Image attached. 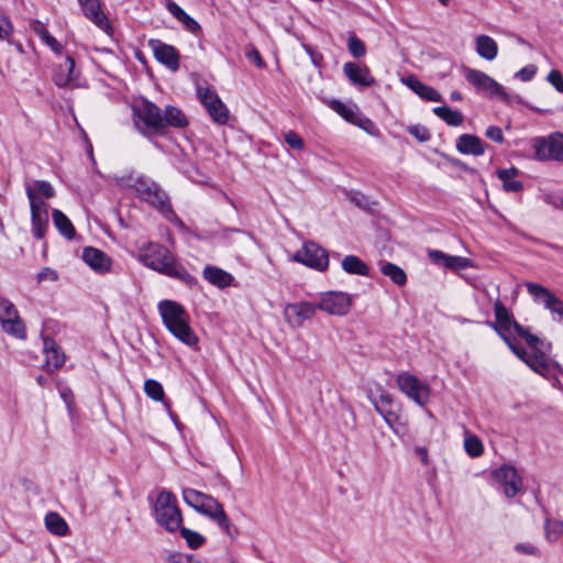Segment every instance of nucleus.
<instances>
[{"label":"nucleus","instance_id":"f257e3e1","mask_svg":"<svg viewBox=\"0 0 563 563\" xmlns=\"http://www.w3.org/2000/svg\"><path fill=\"white\" fill-rule=\"evenodd\" d=\"M139 260L151 269L178 279L190 287L197 284V279L163 245L148 243L141 249Z\"/></svg>","mask_w":563,"mask_h":563},{"label":"nucleus","instance_id":"f03ea898","mask_svg":"<svg viewBox=\"0 0 563 563\" xmlns=\"http://www.w3.org/2000/svg\"><path fill=\"white\" fill-rule=\"evenodd\" d=\"M158 311L167 330L183 343L194 346L198 338L189 325V314L185 308L174 300L158 302Z\"/></svg>","mask_w":563,"mask_h":563},{"label":"nucleus","instance_id":"7ed1b4c3","mask_svg":"<svg viewBox=\"0 0 563 563\" xmlns=\"http://www.w3.org/2000/svg\"><path fill=\"white\" fill-rule=\"evenodd\" d=\"M181 494L184 501L189 507L216 521L224 533L230 537L232 536L231 521L227 516L223 506L214 497L189 487L183 488Z\"/></svg>","mask_w":563,"mask_h":563},{"label":"nucleus","instance_id":"20e7f679","mask_svg":"<svg viewBox=\"0 0 563 563\" xmlns=\"http://www.w3.org/2000/svg\"><path fill=\"white\" fill-rule=\"evenodd\" d=\"M156 522L168 532H176L183 525V515L177 497L170 490L162 489L153 506Z\"/></svg>","mask_w":563,"mask_h":563},{"label":"nucleus","instance_id":"39448f33","mask_svg":"<svg viewBox=\"0 0 563 563\" xmlns=\"http://www.w3.org/2000/svg\"><path fill=\"white\" fill-rule=\"evenodd\" d=\"M126 186L133 188L143 200L157 208L167 218L169 214H174L166 194L148 177H129Z\"/></svg>","mask_w":563,"mask_h":563},{"label":"nucleus","instance_id":"423d86ee","mask_svg":"<svg viewBox=\"0 0 563 563\" xmlns=\"http://www.w3.org/2000/svg\"><path fill=\"white\" fill-rule=\"evenodd\" d=\"M494 311L496 318L495 330L503 339L517 334L522 338L530 347L533 350L538 349L540 339L531 334L526 328L515 321L508 309L499 300L495 302Z\"/></svg>","mask_w":563,"mask_h":563},{"label":"nucleus","instance_id":"0eeeda50","mask_svg":"<svg viewBox=\"0 0 563 563\" xmlns=\"http://www.w3.org/2000/svg\"><path fill=\"white\" fill-rule=\"evenodd\" d=\"M135 126L145 134L159 133L163 131V111L153 102L142 100L133 108Z\"/></svg>","mask_w":563,"mask_h":563},{"label":"nucleus","instance_id":"6e6552de","mask_svg":"<svg viewBox=\"0 0 563 563\" xmlns=\"http://www.w3.org/2000/svg\"><path fill=\"white\" fill-rule=\"evenodd\" d=\"M463 74L468 84H471L477 92L489 98H500L505 102H509L510 96L505 91L504 87L486 73L463 67Z\"/></svg>","mask_w":563,"mask_h":563},{"label":"nucleus","instance_id":"1a4fd4ad","mask_svg":"<svg viewBox=\"0 0 563 563\" xmlns=\"http://www.w3.org/2000/svg\"><path fill=\"white\" fill-rule=\"evenodd\" d=\"M292 261L303 264L317 271H325L329 266L328 252L319 244L305 242L300 250L292 255Z\"/></svg>","mask_w":563,"mask_h":563},{"label":"nucleus","instance_id":"9d476101","mask_svg":"<svg viewBox=\"0 0 563 563\" xmlns=\"http://www.w3.org/2000/svg\"><path fill=\"white\" fill-rule=\"evenodd\" d=\"M399 389L419 406H424L430 399V387L417 376L402 372L397 376Z\"/></svg>","mask_w":563,"mask_h":563},{"label":"nucleus","instance_id":"9b49d317","mask_svg":"<svg viewBox=\"0 0 563 563\" xmlns=\"http://www.w3.org/2000/svg\"><path fill=\"white\" fill-rule=\"evenodd\" d=\"M351 296L342 291H328L320 296L316 302L317 310H322L329 314L345 316L351 308Z\"/></svg>","mask_w":563,"mask_h":563},{"label":"nucleus","instance_id":"f8f14e48","mask_svg":"<svg viewBox=\"0 0 563 563\" xmlns=\"http://www.w3.org/2000/svg\"><path fill=\"white\" fill-rule=\"evenodd\" d=\"M197 95L214 122L219 124L228 122L229 110L213 90L208 87H198Z\"/></svg>","mask_w":563,"mask_h":563},{"label":"nucleus","instance_id":"ddd939ff","mask_svg":"<svg viewBox=\"0 0 563 563\" xmlns=\"http://www.w3.org/2000/svg\"><path fill=\"white\" fill-rule=\"evenodd\" d=\"M79 75L74 58L66 56L54 66L52 79L57 87L77 88L81 86Z\"/></svg>","mask_w":563,"mask_h":563},{"label":"nucleus","instance_id":"4468645a","mask_svg":"<svg viewBox=\"0 0 563 563\" xmlns=\"http://www.w3.org/2000/svg\"><path fill=\"white\" fill-rule=\"evenodd\" d=\"M525 286L534 300L541 301L545 309L558 316V321L563 322V300L540 284L526 283Z\"/></svg>","mask_w":563,"mask_h":563},{"label":"nucleus","instance_id":"2eb2a0df","mask_svg":"<svg viewBox=\"0 0 563 563\" xmlns=\"http://www.w3.org/2000/svg\"><path fill=\"white\" fill-rule=\"evenodd\" d=\"M317 312L316 302L299 301L287 303L284 307V319L291 328H300L305 321L310 320Z\"/></svg>","mask_w":563,"mask_h":563},{"label":"nucleus","instance_id":"dca6fc26","mask_svg":"<svg viewBox=\"0 0 563 563\" xmlns=\"http://www.w3.org/2000/svg\"><path fill=\"white\" fill-rule=\"evenodd\" d=\"M372 402L375 410L383 417L387 426L397 432L396 423L399 420V406L394 400L393 396L386 390H380L378 397L373 398Z\"/></svg>","mask_w":563,"mask_h":563},{"label":"nucleus","instance_id":"f3484780","mask_svg":"<svg viewBox=\"0 0 563 563\" xmlns=\"http://www.w3.org/2000/svg\"><path fill=\"white\" fill-rule=\"evenodd\" d=\"M493 477L501 485L506 497L511 498L522 487V478L517 470L510 465H503L492 473Z\"/></svg>","mask_w":563,"mask_h":563},{"label":"nucleus","instance_id":"a211bd4d","mask_svg":"<svg viewBox=\"0 0 563 563\" xmlns=\"http://www.w3.org/2000/svg\"><path fill=\"white\" fill-rule=\"evenodd\" d=\"M536 154L540 159L563 161V134L554 133L536 144Z\"/></svg>","mask_w":563,"mask_h":563},{"label":"nucleus","instance_id":"6ab92c4d","mask_svg":"<svg viewBox=\"0 0 563 563\" xmlns=\"http://www.w3.org/2000/svg\"><path fill=\"white\" fill-rule=\"evenodd\" d=\"M3 305L4 313L3 318L1 319L2 330L16 339H25V324L23 320L20 318L14 305L11 301L3 302Z\"/></svg>","mask_w":563,"mask_h":563},{"label":"nucleus","instance_id":"aec40b11","mask_svg":"<svg viewBox=\"0 0 563 563\" xmlns=\"http://www.w3.org/2000/svg\"><path fill=\"white\" fill-rule=\"evenodd\" d=\"M148 46L152 48L155 58L172 71L179 69V54L177 49L159 40H150Z\"/></svg>","mask_w":563,"mask_h":563},{"label":"nucleus","instance_id":"412c9836","mask_svg":"<svg viewBox=\"0 0 563 563\" xmlns=\"http://www.w3.org/2000/svg\"><path fill=\"white\" fill-rule=\"evenodd\" d=\"M82 261L96 273L106 274L111 271L112 260L101 250L87 246L82 251Z\"/></svg>","mask_w":563,"mask_h":563},{"label":"nucleus","instance_id":"4be33fe9","mask_svg":"<svg viewBox=\"0 0 563 563\" xmlns=\"http://www.w3.org/2000/svg\"><path fill=\"white\" fill-rule=\"evenodd\" d=\"M82 12L96 26L102 31L110 29L107 15L101 10L99 0H78Z\"/></svg>","mask_w":563,"mask_h":563},{"label":"nucleus","instance_id":"5701e85b","mask_svg":"<svg viewBox=\"0 0 563 563\" xmlns=\"http://www.w3.org/2000/svg\"><path fill=\"white\" fill-rule=\"evenodd\" d=\"M343 73L353 85L369 87L375 82L374 77L366 66H360L353 62L343 65Z\"/></svg>","mask_w":563,"mask_h":563},{"label":"nucleus","instance_id":"b1692460","mask_svg":"<svg viewBox=\"0 0 563 563\" xmlns=\"http://www.w3.org/2000/svg\"><path fill=\"white\" fill-rule=\"evenodd\" d=\"M429 258L437 265L449 269H464L470 266V260L463 256L449 255L439 250H430Z\"/></svg>","mask_w":563,"mask_h":563},{"label":"nucleus","instance_id":"393cba45","mask_svg":"<svg viewBox=\"0 0 563 563\" xmlns=\"http://www.w3.org/2000/svg\"><path fill=\"white\" fill-rule=\"evenodd\" d=\"M43 352L45 354V366L48 371L57 369L64 365L65 355L59 351L53 339L44 338Z\"/></svg>","mask_w":563,"mask_h":563},{"label":"nucleus","instance_id":"a878e982","mask_svg":"<svg viewBox=\"0 0 563 563\" xmlns=\"http://www.w3.org/2000/svg\"><path fill=\"white\" fill-rule=\"evenodd\" d=\"M405 84L415 91L420 98L428 100L440 102L442 100L441 93L434 88L424 85L415 76H408L405 79Z\"/></svg>","mask_w":563,"mask_h":563},{"label":"nucleus","instance_id":"bb28decb","mask_svg":"<svg viewBox=\"0 0 563 563\" xmlns=\"http://www.w3.org/2000/svg\"><path fill=\"white\" fill-rule=\"evenodd\" d=\"M202 276L208 283L219 288H225L233 282V276L230 273L212 265H207L203 268Z\"/></svg>","mask_w":563,"mask_h":563},{"label":"nucleus","instance_id":"cd10ccee","mask_svg":"<svg viewBox=\"0 0 563 563\" xmlns=\"http://www.w3.org/2000/svg\"><path fill=\"white\" fill-rule=\"evenodd\" d=\"M456 148L460 153L466 155L479 156L484 154V144L482 140L472 134H463L457 139Z\"/></svg>","mask_w":563,"mask_h":563},{"label":"nucleus","instance_id":"c85d7f7f","mask_svg":"<svg viewBox=\"0 0 563 563\" xmlns=\"http://www.w3.org/2000/svg\"><path fill=\"white\" fill-rule=\"evenodd\" d=\"M167 11L190 33L198 34L201 31L200 24L190 15H188L176 2L168 0L166 3Z\"/></svg>","mask_w":563,"mask_h":563},{"label":"nucleus","instance_id":"c756f323","mask_svg":"<svg viewBox=\"0 0 563 563\" xmlns=\"http://www.w3.org/2000/svg\"><path fill=\"white\" fill-rule=\"evenodd\" d=\"M476 53L486 60H494L498 55L497 42L488 35H478L475 38Z\"/></svg>","mask_w":563,"mask_h":563},{"label":"nucleus","instance_id":"7c9ffc66","mask_svg":"<svg viewBox=\"0 0 563 563\" xmlns=\"http://www.w3.org/2000/svg\"><path fill=\"white\" fill-rule=\"evenodd\" d=\"M188 125V119L185 113L174 107L167 106L163 111V131L166 128H185Z\"/></svg>","mask_w":563,"mask_h":563},{"label":"nucleus","instance_id":"2f4dec72","mask_svg":"<svg viewBox=\"0 0 563 563\" xmlns=\"http://www.w3.org/2000/svg\"><path fill=\"white\" fill-rule=\"evenodd\" d=\"M341 266L345 273L352 275L368 276L369 273L367 264L355 255L344 256Z\"/></svg>","mask_w":563,"mask_h":563},{"label":"nucleus","instance_id":"473e14b6","mask_svg":"<svg viewBox=\"0 0 563 563\" xmlns=\"http://www.w3.org/2000/svg\"><path fill=\"white\" fill-rule=\"evenodd\" d=\"M518 173L516 167L497 170V176L503 181L506 191L518 192L522 189V183L517 179Z\"/></svg>","mask_w":563,"mask_h":563},{"label":"nucleus","instance_id":"72a5a7b5","mask_svg":"<svg viewBox=\"0 0 563 563\" xmlns=\"http://www.w3.org/2000/svg\"><path fill=\"white\" fill-rule=\"evenodd\" d=\"M53 223L58 232L68 240H71L76 230L71 223V221L67 218V216L58 209H53L52 212Z\"/></svg>","mask_w":563,"mask_h":563},{"label":"nucleus","instance_id":"f704fd0d","mask_svg":"<svg viewBox=\"0 0 563 563\" xmlns=\"http://www.w3.org/2000/svg\"><path fill=\"white\" fill-rule=\"evenodd\" d=\"M379 269L384 276L389 277L393 280V283H395L397 286L406 285L407 274L401 267L397 266L396 264L390 262H382Z\"/></svg>","mask_w":563,"mask_h":563},{"label":"nucleus","instance_id":"c9c22d12","mask_svg":"<svg viewBox=\"0 0 563 563\" xmlns=\"http://www.w3.org/2000/svg\"><path fill=\"white\" fill-rule=\"evenodd\" d=\"M45 526L47 530L56 536L64 537L68 533V525L57 512H48L45 516Z\"/></svg>","mask_w":563,"mask_h":563},{"label":"nucleus","instance_id":"e433bc0d","mask_svg":"<svg viewBox=\"0 0 563 563\" xmlns=\"http://www.w3.org/2000/svg\"><path fill=\"white\" fill-rule=\"evenodd\" d=\"M434 114L451 126H459L464 121V115L450 107L442 106L433 109Z\"/></svg>","mask_w":563,"mask_h":563},{"label":"nucleus","instance_id":"4c0bfd02","mask_svg":"<svg viewBox=\"0 0 563 563\" xmlns=\"http://www.w3.org/2000/svg\"><path fill=\"white\" fill-rule=\"evenodd\" d=\"M32 232L36 239H43L48 227V212H31Z\"/></svg>","mask_w":563,"mask_h":563},{"label":"nucleus","instance_id":"58836bf2","mask_svg":"<svg viewBox=\"0 0 563 563\" xmlns=\"http://www.w3.org/2000/svg\"><path fill=\"white\" fill-rule=\"evenodd\" d=\"M526 364L536 373L547 377L549 372V364L543 353H533L530 354L527 360Z\"/></svg>","mask_w":563,"mask_h":563},{"label":"nucleus","instance_id":"ea45409f","mask_svg":"<svg viewBox=\"0 0 563 563\" xmlns=\"http://www.w3.org/2000/svg\"><path fill=\"white\" fill-rule=\"evenodd\" d=\"M145 394L155 401H164V388L162 384L155 379H146L144 383Z\"/></svg>","mask_w":563,"mask_h":563},{"label":"nucleus","instance_id":"a19ab883","mask_svg":"<svg viewBox=\"0 0 563 563\" xmlns=\"http://www.w3.org/2000/svg\"><path fill=\"white\" fill-rule=\"evenodd\" d=\"M178 530L180 531L181 537L186 540L188 547L191 549L200 548L206 541V538L202 534L198 533L197 531L190 530L181 526L180 529Z\"/></svg>","mask_w":563,"mask_h":563},{"label":"nucleus","instance_id":"79ce46f5","mask_svg":"<svg viewBox=\"0 0 563 563\" xmlns=\"http://www.w3.org/2000/svg\"><path fill=\"white\" fill-rule=\"evenodd\" d=\"M26 195L30 201L31 212H48V205L35 194L32 186L26 187Z\"/></svg>","mask_w":563,"mask_h":563},{"label":"nucleus","instance_id":"37998d69","mask_svg":"<svg viewBox=\"0 0 563 563\" xmlns=\"http://www.w3.org/2000/svg\"><path fill=\"white\" fill-rule=\"evenodd\" d=\"M464 449H465L466 453L472 457H478L484 452V446H483L482 441L475 435L465 438Z\"/></svg>","mask_w":563,"mask_h":563},{"label":"nucleus","instance_id":"c03bdc74","mask_svg":"<svg viewBox=\"0 0 563 563\" xmlns=\"http://www.w3.org/2000/svg\"><path fill=\"white\" fill-rule=\"evenodd\" d=\"M544 534L550 542L556 541L563 534L562 521L547 520L544 523Z\"/></svg>","mask_w":563,"mask_h":563},{"label":"nucleus","instance_id":"a18cd8bd","mask_svg":"<svg viewBox=\"0 0 563 563\" xmlns=\"http://www.w3.org/2000/svg\"><path fill=\"white\" fill-rule=\"evenodd\" d=\"M331 108L341 117H343L346 121L353 124L356 123L358 114L352 108L346 107L344 103L338 100H333L331 102Z\"/></svg>","mask_w":563,"mask_h":563},{"label":"nucleus","instance_id":"49530a36","mask_svg":"<svg viewBox=\"0 0 563 563\" xmlns=\"http://www.w3.org/2000/svg\"><path fill=\"white\" fill-rule=\"evenodd\" d=\"M349 52L356 58L362 57L366 53L365 44L355 35H350L347 41Z\"/></svg>","mask_w":563,"mask_h":563},{"label":"nucleus","instance_id":"de8ad7c7","mask_svg":"<svg viewBox=\"0 0 563 563\" xmlns=\"http://www.w3.org/2000/svg\"><path fill=\"white\" fill-rule=\"evenodd\" d=\"M42 40L53 52L58 55L62 54V44L45 27H42Z\"/></svg>","mask_w":563,"mask_h":563},{"label":"nucleus","instance_id":"09e8293b","mask_svg":"<svg viewBox=\"0 0 563 563\" xmlns=\"http://www.w3.org/2000/svg\"><path fill=\"white\" fill-rule=\"evenodd\" d=\"M507 345L510 347V350L521 360L526 363L527 357L530 355L521 345L515 342L512 339V335H509L507 338L503 339Z\"/></svg>","mask_w":563,"mask_h":563},{"label":"nucleus","instance_id":"8fccbe9b","mask_svg":"<svg viewBox=\"0 0 563 563\" xmlns=\"http://www.w3.org/2000/svg\"><path fill=\"white\" fill-rule=\"evenodd\" d=\"M35 189V194L41 195L45 198H52L54 196V189L52 185L44 180H38L34 183V186H32Z\"/></svg>","mask_w":563,"mask_h":563},{"label":"nucleus","instance_id":"3c124183","mask_svg":"<svg viewBox=\"0 0 563 563\" xmlns=\"http://www.w3.org/2000/svg\"><path fill=\"white\" fill-rule=\"evenodd\" d=\"M408 132L420 142H426L430 139L428 129L422 125H410Z\"/></svg>","mask_w":563,"mask_h":563},{"label":"nucleus","instance_id":"603ef678","mask_svg":"<svg viewBox=\"0 0 563 563\" xmlns=\"http://www.w3.org/2000/svg\"><path fill=\"white\" fill-rule=\"evenodd\" d=\"M285 142L295 150H302L303 148V140L301 136L296 132H288L285 134Z\"/></svg>","mask_w":563,"mask_h":563},{"label":"nucleus","instance_id":"864d4df0","mask_svg":"<svg viewBox=\"0 0 563 563\" xmlns=\"http://www.w3.org/2000/svg\"><path fill=\"white\" fill-rule=\"evenodd\" d=\"M548 81L559 91L563 92V75L561 71L553 69L548 75Z\"/></svg>","mask_w":563,"mask_h":563},{"label":"nucleus","instance_id":"5fc2aeb1","mask_svg":"<svg viewBox=\"0 0 563 563\" xmlns=\"http://www.w3.org/2000/svg\"><path fill=\"white\" fill-rule=\"evenodd\" d=\"M13 26L4 14L0 13V40H7L12 33Z\"/></svg>","mask_w":563,"mask_h":563},{"label":"nucleus","instance_id":"6e6d98bb","mask_svg":"<svg viewBox=\"0 0 563 563\" xmlns=\"http://www.w3.org/2000/svg\"><path fill=\"white\" fill-rule=\"evenodd\" d=\"M537 73V67L534 65H528L515 74V77L522 80L529 81L531 80Z\"/></svg>","mask_w":563,"mask_h":563},{"label":"nucleus","instance_id":"4d7b16f0","mask_svg":"<svg viewBox=\"0 0 563 563\" xmlns=\"http://www.w3.org/2000/svg\"><path fill=\"white\" fill-rule=\"evenodd\" d=\"M350 200L361 209H369L371 203L368 198L361 192H352L350 195Z\"/></svg>","mask_w":563,"mask_h":563},{"label":"nucleus","instance_id":"13d9d810","mask_svg":"<svg viewBox=\"0 0 563 563\" xmlns=\"http://www.w3.org/2000/svg\"><path fill=\"white\" fill-rule=\"evenodd\" d=\"M485 134L489 140L494 141V142L503 143V141H504V134L499 126L490 125L486 130Z\"/></svg>","mask_w":563,"mask_h":563},{"label":"nucleus","instance_id":"bf43d9fd","mask_svg":"<svg viewBox=\"0 0 563 563\" xmlns=\"http://www.w3.org/2000/svg\"><path fill=\"white\" fill-rule=\"evenodd\" d=\"M246 57L253 62L258 68H264L265 63L256 48H252L246 53Z\"/></svg>","mask_w":563,"mask_h":563},{"label":"nucleus","instance_id":"052dcab7","mask_svg":"<svg viewBox=\"0 0 563 563\" xmlns=\"http://www.w3.org/2000/svg\"><path fill=\"white\" fill-rule=\"evenodd\" d=\"M355 124L369 133H372L371 129L375 128L372 120H369L368 118H360L358 115Z\"/></svg>","mask_w":563,"mask_h":563},{"label":"nucleus","instance_id":"680f3d73","mask_svg":"<svg viewBox=\"0 0 563 563\" xmlns=\"http://www.w3.org/2000/svg\"><path fill=\"white\" fill-rule=\"evenodd\" d=\"M57 273L52 269V268H48V267H45L40 274H38V279L40 280H44V279H51V280H56L57 279Z\"/></svg>","mask_w":563,"mask_h":563},{"label":"nucleus","instance_id":"e2e57ef3","mask_svg":"<svg viewBox=\"0 0 563 563\" xmlns=\"http://www.w3.org/2000/svg\"><path fill=\"white\" fill-rule=\"evenodd\" d=\"M516 550L520 553H525V554H529V555L537 554V548L531 544L519 543L516 545Z\"/></svg>","mask_w":563,"mask_h":563},{"label":"nucleus","instance_id":"0e129e2a","mask_svg":"<svg viewBox=\"0 0 563 563\" xmlns=\"http://www.w3.org/2000/svg\"><path fill=\"white\" fill-rule=\"evenodd\" d=\"M416 453L419 455V457L423 464H428V462H429L428 450L426 448H422V446L416 448Z\"/></svg>","mask_w":563,"mask_h":563},{"label":"nucleus","instance_id":"69168bd1","mask_svg":"<svg viewBox=\"0 0 563 563\" xmlns=\"http://www.w3.org/2000/svg\"><path fill=\"white\" fill-rule=\"evenodd\" d=\"M168 563H189V559L183 555H172L168 560Z\"/></svg>","mask_w":563,"mask_h":563},{"label":"nucleus","instance_id":"338daca9","mask_svg":"<svg viewBox=\"0 0 563 563\" xmlns=\"http://www.w3.org/2000/svg\"><path fill=\"white\" fill-rule=\"evenodd\" d=\"M451 99L454 101H461L463 99L462 93L459 91L451 92Z\"/></svg>","mask_w":563,"mask_h":563},{"label":"nucleus","instance_id":"774afa93","mask_svg":"<svg viewBox=\"0 0 563 563\" xmlns=\"http://www.w3.org/2000/svg\"><path fill=\"white\" fill-rule=\"evenodd\" d=\"M3 302H10V301L8 299H5V298H1L0 297V311L2 313H4V305H3Z\"/></svg>","mask_w":563,"mask_h":563}]
</instances>
